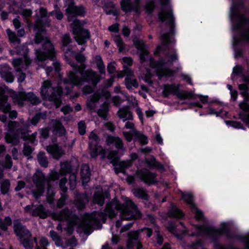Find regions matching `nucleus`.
<instances>
[{"mask_svg": "<svg viewBox=\"0 0 249 249\" xmlns=\"http://www.w3.org/2000/svg\"><path fill=\"white\" fill-rule=\"evenodd\" d=\"M206 235L211 239L214 249H239L233 245L224 246L219 241V238L223 235H226L229 239H236L245 244V249H249V238L241 234L231 233L229 227L226 223L221 224V227L217 229L213 226L206 227L205 231Z\"/></svg>", "mask_w": 249, "mask_h": 249, "instance_id": "nucleus-1", "label": "nucleus"}, {"mask_svg": "<svg viewBox=\"0 0 249 249\" xmlns=\"http://www.w3.org/2000/svg\"><path fill=\"white\" fill-rule=\"evenodd\" d=\"M169 1L170 0H160L161 7L160 11L158 14L159 21L163 23L167 20L166 24L169 27V31L163 34L161 36L162 44L166 48H168L171 43L170 36L174 35L175 34V18L173 10L171 8H165V6L168 5Z\"/></svg>", "mask_w": 249, "mask_h": 249, "instance_id": "nucleus-2", "label": "nucleus"}, {"mask_svg": "<svg viewBox=\"0 0 249 249\" xmlns=\"http://www.w3.org/2000/svg\"><path fill=\"white\" fill-rule=\"evenodd\" d=\"M43 41L42 45V50L40 49L35 50L36 59L40 61H45L47 59L54 61L56 57L54 45L49 38L44 39L41 33H36L34 37L35 43L39 44Z\"/></svg>", "mask_w": 249, "mask_h": 249, "instance_id": "nucleus-3", "label": "nucleus"}, {"mask_svg": "<svg viewBox=\"0 0 249 249\" xmlns=\"http://www.w3.org/2000/svg\"><path fill=\"white\" fill-rule=\"evenodd\" d=\"M77 71L70 72L68 78L64 80V83L78 86L81 85L82 81H84L87 83L91 82L93 86H96L101 79V76L90 69L87 70H79V73L80 74L81 78L76 76L75 75Z\"/></svg>", "mask_w": 249, "mask_h": 249, "instance_id": "nucleus-4", "label": "nucleus"}, {"mask_svg": "<svg viewBox=\"0 0 249 249\" xmlns=\"http://www.w3.org/2000/svg\"><path fill=\"white\" fill-rule=\"evenodd\" d=\"M40 95L44 101L53 102L57 107L62 104L63 91L61 87H53L50 80L43 82L40 90Z\"/></svg>", "mask_w": 249, "mask_h": 249, "instance_id": "nucleus-5", "label": "nucleus"}, {"mask_svg": "<svg viewBox=\"0 0 249 249\" xmlns=\"http://www.w3.org/2000/svg\"><path fill=\"white\" fill-rule=\"evenodd\" d=\"M13 229L16 235L19 237L20 244L25 249H32L34 243L37 245V238H33L31 231L23 225L19 219L14 220Z\"/></svg>", "mask_w": 249, "mask_h": 249, "instance_id": "nucleus-6", "label": "nucleus"}, {"mask_svg": "<svg viewBox=\"0 0 249 249\" xmlns=\"http://www.w3.org/2000/svg\"><path fill=\"white\" fill-rule=\"evenodd\" d=\"M142 214L137 205L131 199H126L120 212L121 219L115 223L117 228L121 227L123 220H133L136 221L142 218Z\"/></svg>", "mask_w": 249, "mask_h": 249, "instance_id": "nucleus-7", "label": "nucleus"}, {"mask_svg": "<svg viewBox=\"0 0 249 249\" xmlns=\"http://www.w3.org/2000/svg\"><path fill=\"white\" fill-rule=\"evenodd\" d=\"M180 85L175 83L165 84L163 85L162 95L164 98H168L171 94L176 95L180 100L193 99L195 100L196 95L193 92L180 90Z\"/></svg>", "mask_w": 249, "mask_h": 249, "instance_id": "nucleus-8", "label": "nucleus"}, {"mask_svg": "<svg viewBox=\"0 0 249 249\" xmlns=\"http://www.w3.org/2000/svg\"><path fill=\"white\" fill-rule=\"evenodd\" d=\"M72 34L74 39L79 45H85L90 38L89 31L84 27L83 24L78 19H75L71 24Z\"/></svg>", "mask_w": 249, "mask_h": 249, "instance_id": "nucleus-9", "label": "nucleus"}, {"mask_svg": "<svg viewBox=\"0 0 249 249\" xmlns=\"http://www.w3.org/2000/svg\"><path fill=\"white\" fill-rule=\"evenodd\" d=\"M245 7L244 1L238 0L237 1H233L231 8L230 17L233 21L232 29L235 31H240L242 28L240 20H242V16H244L240 14L239 10Z\"/></svg>", "mask_w": 249, "mask_h": 249, "instance_id": "nucleus-10", "label": "nucleus"}, {"mask_svg": "<svg viewBox=\"0 0 249 249\" xmlns=\"http://www.w3.org/2000/svg\"><path fill=\"white\" fill-rule=\"evenodd\" d=\"M88 143L89 153L91 159H95L103 151V148L100 144V138L98 135L91 132L89 136Z\"/></svg>", "mask_w": 249, "mask_h": 249, "instance_id": "nucleus-11", "label": "nucleus"}, {"mask_svg": "<svg viewBox=\"0 0 249 249\" xmlns=\"http://www.w3.org/2000/svg\"><path fill=\"white\" fill-rule=\"evenodd\" d=\"M141 0H121L120 6L121 9L125 13L134 12L137 14H140V5Z\"/></svg>", "mask_w": 249, "mask_h": 249, "instance_id": "nucleus-12", "label": "nucleus"}, {"mask_svg": "<svg viewBox=\"0 0 249 249\" xmlns=\"http://www.w3.org/2000/svg\"><path fill=\"white\" fill-rule=\"evenodd\" d=\"M138 178L145 184L150 186L156 183V174L146 168H142L136 172Z\"/></svg>", "mask_w": 249, "mask_h": 249, "instance_id": "nucleus-13", "label": "nucleus"}, {"mask_svg": "<svg viewBox=\"0 0 249 249\" xmlns=\"http://www.w3.org/2000/svg\"><path fill=\"white\" fill-rule=\"evenodd\" d=\"M66 14L67 16V19L69 22L73 21L77 19L78 17H84L86 14L87 11L85 7L83 5H73L69 11L65 10Z\"/></svg>", "mask_w": 249, "mask_h": 249, "instance_id": "nucleus-14", "label": "nucleus"}, {"mask_svg": "<svg viewBox=\"0 0 249 249\" xmlns=\"http://www.w3.org/2000/svg\"><path fill=\"white\" fill-rule=\"evenodd\" d=\"M47 180L44 173L39 169L36 171L33 177V182L36 187L45 188L46 182Z\"/></svg>", "mask_w": 249, "mask_h": 249, "instance_id": "nucleus-15", "label": "nucleus"}, {"mask_svg": "<svg viewBox=\"0 0 249 249\" xmlns=\"http://www.w3.org/2000/svg\"><path fill=\"white\" fill-rule=\"evenodd\" d=\"M27 130L22 127H19L18 123L16 121L11 122L8 124V131L10 133L17 135L20 139L25 135Z\"/></svg>", "mask_w": 249, "mask_h": 249, "instance_id": "nucleus-16", "label": "nucleus"}, {"mask_svg": "<svg viewBox=\"0 0 249 249\" xmlns=\"http://www.w3.org/2000/svg\"><path fill=\"white\" fill-rule=\"evenodd\" d=\"M106 142L107 145L110 146L114 144L118 151L120 150L124 151V144L122 140L119 137L113 136L110 135H108L106 138Z\"/></svg>", "mask_w": 249, "mask_h": 249, "instance_id": "nucleus-17", "label": "nucleus"}, {"mask_svg": "<svg viewBox=\"0 0 249 249\" xmlns=\"http://www.w3.org/2000/svg\"><path fill=\"white\" fill-rule=\"evenodd\" d=\"M80 176L82 183H88L90 179L91 171L88 163H83L81 166Z\"/></svg>", "mask_w": 249, "mask_h": 249, "instance_id": "nucleus-18", "label": "nucleus"}, {"mask_svg": "<svg viewBox=\"0 0 249 249\" xmlns=\"http://www.w3.org/2000/svg\"><path fill=\"white\" fill-rule=\"evenodd\" d=\"M95 213H92L91 216V220L93 223L98 227L101 228L102 224L101 220L102 221L103 223H105L107 220V214L106 213L100 212L96 213V212H94Z\"/></svg>", "mask_w": 249, "mask_h": 249, "instance_id": "nucleus-19", "label": "nucleus"}, {"mask_svg": "<svg viewBox=\"0 0 249 249\" xmlns=\"http://www.w3.org/2000/svg\"><path fill=\"white\" fill-rule=\"evenodd\" d=\"M168 215L170 218H181L184 217L183 211L174 203L171 204V207L168 211Z\"/></svg>", "mask_w": 249, "mask_h": 249, "instance_id": "nucleus-20", "label": "nucleus"}, {"mask_svg": "<svg viewBox=\"0 0 249 249\" xmlns=\"http://www.w3.org/2000/svg\"><path fill=\"white\" fill-rule=\"evenodd\" d=\"M103 8L107 15L117 16L119 14L118 10L115 8V4L112 1H105Z\"/></svg>", "mask_w": 249, "mask_h": 249, "instance_id": "nucleus-21", "label": "nucleus"}, {"mask_svg": "<svg viewBox=\"0 0 249 249\" xmlns=\"http://www.w3.org/2000/svg\"><path fill=\"white\" fill-rule=\"evenodd\" d=\"M117 115L124 122L126 120H132L133 119L132 113L130 111L128 107L119 109L117 112Z\"/></svg>", "mask_w": 249, "mask_h": 249, "instance_id": "nucleus-22", "label": "nucleus"}, {"mask_svg": "<svg viewBox=\"0 0 249 249\" xmlns=\"http://www.w3.org/2000/svg\"><path fill=\"white\" fill-rule=\"evenodd\" d=\"M46 151L54 159H59L61 156V149L57 144L47 146Z\"/></svg>", "mask_w": 249, "mask_h": 249, "instance_id": "nucleus-23", "label": "nucleus"}, {"mask_svg": "<svg viewBox=\"0 0 249 249\" xmlns=\"http://www.w3.org/2000/svg\"><path fill=\"white\" fill-rule=\"evenodd\" d=\"M31 214L33 216H39L41 219H45L48 216L44 207L41 204L33 209Z\"/></svg>", "mask_w": 249, "mask_h": 249, "instance_id": "nucleus-24", "label": "nucleus"}, {"mask_svg": "<svg viewBox=\"0 0 249 249\" xmlns=\"http://www.w3.org/2000/svg\"><path fill=\"white\" fill-rule=\"evenodd\" d=\"M213 105H208V106L204 108L203 110L199 112V115L200 116L208 115H215L216 117L220 116L222 112V110H220L219 111H216L212 106Z\"/></svg>", "mask_w": 249, "mask_h": 249, "instance_id": "nucleus-25", "label": "nucleus"}, {"mask_svg": "<svg viewBox=\"0 0 249 249\" xmlns=\"http://www.w3.org/2000/svg\"><path fill=\"white\" fill-rule=\"evenodd\" d=\"M196 98H198L200 102L203 104L213 105L221 104V102L217 99H211L209 98L208 95H203L201 94H196ZM196 98L195 99H196Z\"/></svg>", "mask_w": 249, "mask_h": 249, "instance_id": "nucleus-26", "label": "nucleus"}, {"mask_svg": "<svg viewBox=\"0 0 249 249\" xmlns=\"http://www.w3.org/2000/svg\"><path fill=\"white\" fill-rule=\"evenodd\" d=\"M181 199L190 206L191 209H196V206L194 202L193 195L189 193H183L181 195Z\"/></svg>", "mask_w": 249, "mask_h": 249, "instance_id": "nucleus-27", "label": "nucleus"}, {"mask_svg": "<svg viewBox=\"0 0 249 249\" xmlns=\"http://www.w3.org/2000/svg\"><path fill=\"white\" fill-rule=\"evenodd\" d=\"M132 192L135 197L145 200H148V195L146 190L143 188H134Z\"/></svg>", "mask_w": 249, "mask_h": 249, "instance_id": "nucleus-28", "label": "nucleus"}, {"mask_svg": "<svg viewBox=\"0 0 249 249\" xmlns=\"http://www.w3.org/2000/svg\"><path fill=\"white\" fill-rule=\"evenodd\" d=\"M16 53L17 54L21 55L24 58L28 57L29 53V48L26 44L18 45L16 48Z\"/></svg>", "mask_w": 249, "mask_h": 249, "instance_id": "nucleus-29", "label": "nucleus"}, {"mask_svg": "<svg viewBox=\"0 0 249 249\" xmlns=\"http://www.w3.org/2000/svg\"><path fill=\"white\" fill-rule=\"evenodd\" d=\"M53 132L54 134L62 136L65 133L66 129L62 123L58 121L53 125Z\"/></svg>", "mask_w": 249, "mask_h": 249, "instance_id": "nucleus-30", "label": "nucleus"}, {"mask_svg": "<svg viewBox=\"0 0 249 249\" xmlns=\"http://www.w3.org/2000/svg\"><path fill=\"white\" fill-rule=\"evenodd\" d=\"M124 82L126 88L128 90L131 89L133 87L137 89L139 87L138 80L136 78L132 79L131 77H125Z\"/></svg>", "mask_w": 249, "mask_h": 249, "instance_id": "nucleus-31", "label": "nucleus"}, {"mask_svg": "<svg viewBox=\"0 0 249 249\" xmlns=\"http://www.w3.org/2000/svg\"><path fill=\"white\" fill-rule=\"evenodd\" d=\"M13 133H7L5 136V141L7 143H11L13 145H17L19 143L20 139Z\"/></svg>", "mask_w": 249, "mask_h": 249, "instance_id": "nucleus-32", "label": "nucleus"}, {"mask_svg": "<svg viewBox=\"0 0 249 249\" xmlns=\"http://www.w3.org/2000/svg\"><path fill=\"white\" fill-rule=\"evenodd\" d=\"M156 7V1L155 0H146L144 6V10L148 15H152Z\"/></svg>", "mask_w": 249, "mask_h": 249, "instance_id": "nucleus-33", "label": "nucleus"}, {"mask_svg": "<svg viewBox=\"0 0 249 249\" xmlns=\"http://www.w3.org/2000/svg\"><path fill=\"white\" fill-rule=\"evenodd\" d=\"M146 163L149 167H154L161 171L165 170L163 165L158 161L154 156H152L149 160H147Z\"/></svg>", "mask_w": 249, "mask_h": 249, "instance_id": "nucleus-34", "label": "nucleus"}, {"mask_svg": "<svg viewBox=\"0 0 249 249\" xmlns=\"http://www.w3.org/2000/svg\"><path fill=\"white\" fill-rule=\"evenodd\" d=\"M12 224V220L9 216H5L3 220L0 217V229L2 231H7L8 227L10 226Z\"/></svg>", "mask_w": 249, "mask_h": 249, "instance_id": "nucleus-35", "label": "nucleus"}, {"mask_svg": "<svg viewBox=\"0 0 249 249\" xmlns=\"http://www.w3.org/2000/svg\"><path fill=\"white\" fill-rule=\"evenodd\" d=\"M25 94L26 101L30 102L32 104L37 105L40 103V99L33 92H25Z\"/></svg>", "mask_w": 249, "mask_h": 249, "instance_id": "nucleus-36", "label": "nucleus"}, {"mask_svg": "<svg viewBox=\"0 0 249 249\" xmlns=\"http://www.w3.org/2000/svg\"><path fill=\"white\" fill-rule=\"evenodd\" d=\"M115 209H118L117 205L114 206L113 203H108L106 204L105 211L108 213V216L110 218H112L116 216Z\"/></svg>", "mask_w": 249, "mask_h": 249, "instance_id": "nucleus-37", "label": "nucleus"}, {"mask_svg": "<svg viewBox=\"0 0 249 249\" xmlns=\"http://www.w3.org/2000/svg\"><path fill=\"white\" fill-rule=\"evenodd\" d=\"M113 40L118 48V50L120 53L125 51V44L120 35H115L113 37Z\"/></svg>", "mask_w": 249, "mask_h": 249, "instance_id": "nucleus-38", "label": "nucleus"}, {"mask_svg": "<svg viewBox=\"0 0 249 249\" xmlns=\"http://www.w3.org/2000/svg\"><path fill=\"white\" fill-rule=\"evenodd\" d=\"M95 61L97 68L101 74H105V65L100 55H97L95 57Z\"/></svg>", "mask_w": 249, "mask_h": 249, "instance_id": "nucleus-39", "label": "nucleus"}, {"mask_svg": "<svg viewBox=\"0 0 249 249\" xmlns=\"http://www.w3.org/2000/svg\"><path fill=\"white\" fill-rule=\"evenodd\" d=\"M37 159L38 163L41 167L46 168L48 166V161L45 152L43 151L39 152L37 155Z\"/></svg>", "mask_w": 249, "mask_h": 249, "instance_id": "nucleus-40", "label": "nucleus"}, {"mask_svg": "<svg viewBox=\"0 0 249 249\" xmlns=\"http://www.w3.org/2000/svg\"><path fill=\"white\" fill-rule=\"evenodd\" d=\"M25 93V91H20L14 97L15 102L20 107H23L25 101H26Z\"/></svg>", "mask_w": 249, "mask_h": 249, "instance_id": "nucleus-41", "label": "nucleus"}, {"mask_svg": "<svg viewBox=\"0 0 249 249\" xmlns=\"http://www.w3.org/2000/svg\"><path fill=\"white\" fill-rule=\"evenodd\" d=\"M10 109V104L6 98H0V111L7 114Z\"/></svg>", "mask_w": 249, "mask_h": 249, "instance_id": "nucleus-42", "label": "nucleus"}, {"mask_svg": "<svg viewBox=\"0 0 249 249\" xmlns=\"http://www.w3.org/2000/svg\"><path fill=\"white\" fill-rule=\"evenodd\" d=\"M79 230H81L84 233L89 235L93 231V229L90 223H82L78 226Z\"/></svg>", "mask_w": 249, "mask_h": 249, "instance_id": "nucleus-43", "label": "nucleus"}, {"mask_svg": "<svg viewBox=\"0 0 249 249\" xmlns=\"http://www.w3.org/2000/svg\"><path fill=\"white\" fill-rule=\"evenodd\" d=\"M134 135L136 139L142 145H146L148 143L147 136L142 134L141 132L136 131Z\"/></svg>", "mask_w": 249, "mask_h": 249, "instance_id": "nucleus-44", "label": "nucleus"}, {"mask_svg": "<svg viewBox=\"0 0 249 249\" xmlns=\"http://www.w3.org/2000/svg\"><path fill=\"white\" fill-rule=\"evenodd\" d=\"M10 182L8 179H4L1 183L0 190L2 195H6L10 189Z\"/></svg>", "mask_w": 249, "mask_h": 249, "instance_id": "nucleus-45", "label": "nucleus"}, {"mask_svg": "<svg viewBox=\"0 0 249 249\" xmlns=\"http://www.w3.org/2000/svg\"><path fill=\"white\" fill-rule=\"evenodd\" d=\"M6 32L8 35L9 39L11 43H17L20 44V39L17 36L15 32L11 31L10 29L6 30Z\"/></svg>", "mask_w": 249, "mask_h": 249, "instance_id": "nucleus-46", "label": "nucleus"}, {"mask_svg": "<svg viewBox=\"0 0 249 249\" xmlns=\"http://www.w3.org/2000/svg\"><path fill=\"white\" fill-rule=\"evenodd\" d=\"M164 54L165 57L167 58V60L166 61L167 65H172L174 62H176L178 59V55L176 53H166Z\"/></svg>", "mask_w": 249, "mask_h": 249, "instance_id": "nucleus-47", "label": "nucleus"}, {"mask_svg": "<svg viewBox=\"0 0 249 249\" xmlns=\"http://www.w3.org/2000/svg\"><path fill=\"white\" fill-rule=\"evenodd\" d=\"M225 122L227 125H229L234 128L241 129L243 130L246 129V128L243 126V124L240 122L228 120L226 121Z\"/></svg>", "mask_w": 249, "mask_h": 249, "instance_id": "nucleus-48", "label": "nucleus"}, {"mask_svg": "<svg viewBox=\"0 0 249 249\" xmlns=\"http://www.w3.org/2000/svg\"><path fill=\"white\" fill-rule=\"evenodd\" d=\"M139 234L136 231H133L128 234V239L136 242H138V249H141L142 247V244L138 241Z\"/></svg>", "mask_w": 249, "mask_h": 249, "instance_id": "nucleus-49", "label": "nucleus"}, {"mask_svg": "<svg viewBox=\"0 0 249 249\" xmlns=\"http://www.w3.org/2000/svg\"><path fill=\"white\" fill-rule=\"evenodd\" d=\"M2 78L8 83H12L14 80V76L9 71H4L1 73Z\"/></svg>", "mask_w": 249, "mask_h": 249, "instance_id": "nucleus-50", "label": "nucleus"}, {"mask_svg": "<svg viewBox=\"0 0 249 249\" xmlns=\"http://www.w3.org/2000/svg\"><path fill=\"white\" fill-rule=\"evenodd\" d=\"M195 212V219L197 221H204L205 217L203 212L199 210L197 207L196 209H191Z\"/></svg>", "mask_w": 249, "mask_h": 249, "instance_id": "nucleus-51", "label": "nucleus"}, {"mask_svg": "<svg viewBox=\"0 0 249 249\" xmlns=\"http://www.w3.org/2000/svg\"><path fill=\"white\" fill-rule=\"evenodd\" d=\"M13 162L10 155L7 154L5 156L3 167L5 169H11L13 166Z\"/></svg>", "mask_w": 249, "mask_h": 249, "instance_id": "nucleus-52", "label": "nucleus"}, {"mask_svg": "<svg viewBox=\"0 0 249 249\" xmlns=\"http://www.w3.org/2000/svg\"><path fill=\"white\" fill-rule=\"evenodd\" d=\"M62 47H66L71 42V38L69 33L65 34L62 37Z\"/></svg>", "mask_w": 249, "mask_h": 249, "instance_id": "nucleus-53", "label": "nucleus"}, {"mask_svg": "<svg viewBox=\"0 0 249 249\" xmlns=\"http://www.w3.org/2000/svg\"><path fill=\"white\" fill-rule=\"evenodd\" d=\"M61 168L66 173H71L72 172L71 164L68 161L61 164Z\"/></svg>", "mask_w": 249, "mask_h": 249, "instance_id": "nucleus-54", "label": "nucleus"}, {"mask_svg": "<svg viewBox=\"0 0 249 249\" xmlns=\"http://www.w3.org/2000/svg\"><path fill=\"white\" fill-rule=\"evenodd\" d=\"M133 42L135 47L138 51L143 49L145 47V44L142 40L136 38L133 39Z\"/></svg>", "mask_w": 249, "mask_h": 249, "instance_id": "nucleus-55", "label": "nucleus"}, {"mask_svg": "<svg viewBox=\"0 0 249 249\" xmlns=\"http://www.w3.org/2000/svg\"><path fill=\"white\" fill-rule=\"evenodd\" d=\"M102 109H99L98 110V114L99 116L102 117L104 115H106L108 111V104L107 102H104L102 105Z\"/></svg>", "mask_w": 249, "mask_h": 249, "instance_id": "nucleus-56", "label": "nucleus"}, {"mask_svg": "<svg viewBox=\"0 0 249 249\" xmlns=\"http://www.w3.org/2000/svg\"><path fill=\"white\" fill-rule=\"evenodd\" d=\"M161 45H162V44H161ZM166 50H169V46H168V48H166V47H165L163 45L161 46V45H158L156 47V48L154 52V54L155 56H160L161 52H163L164 53H165Z\"/></svg>", "mask_w": 249, "mask_h": 249, "instance_id": "nucleus-57", "label": "nucleus"}, {"mask_svg": "<svg viewBox=\"0 0 249 249\" xmlns=\"http://www.w3.org/2000/svg\"><path fill=\"white\" fill-rule=\"evenodd\" d=\"M67 181V178L65 177L62 178L59 181V187L63 193H66L67 192L68 188L66 186Z\"/></svg>", "mask_w": 249, "mask_h": 249, "instance_id": "nucleus-58", "label": "nucleus"}, {"mask_svg": "<svg viewBox=\"0 0 249 249\" xmlns=\"http://www.w3.org/2000/svg\"><path fill=\"white\" fill-rule=\"evenodd\" d=\"M34 148H33L30 145L24 143L23 149V154L25 157H29L32 154Z\"/></svg>", "mask_w": 249, "mask_h": 249, "instance_id": "nucleus-59", "label": "nucleus"}, {"mask_svg": "<svg viewBox=\"0 0 249 249\" xmlns=\"http://www.w3.org/2000/svg\"><path fill=\"white\" fill-rule=\"evenodd\" d=\"M119 163V167H120L122 169V170H123L124 172L126 169L131 166L132 162L130 160H122Z\"/></svg>", "mask_w": 249, "mask_h": 249, "instance_id": "nucleus-60", "label": "nucleus"}, {"mask_svg": "<svg viewBox=\"0 0 249 249\" xmlns=\"http://www.w3.org/2000/svg\"><path fill=\"white\" fill-rule=\"evenodd\" d=\"M157 62L156 69L160 71L163 70L165 69L166 65H167V62H166V60L161 57L160 58Z\"/></svg>", "mask_w": 249, "mask_h": 249, "instance_id": "nucleus-61", "label": "nucleus"}, {"mask_svg": "<svg viewBox=\"0 0 249 249\" xmlns=\"http://www.w3.org/2000/svg\"><path fill=\"white\" fill-rule=\"evenodd\" d=\"M139 57L141 62H144L147 61V60L146 57L149 54V52L145 48L139 50Z\"/></svg>", "mask_w": 249, "mask_h": 249, "instance_id": "nucleus-62", "label": "nucleus"}, {"mask_svg": "<svg viewBox=\"0 0 249 249\" xmlns=\"http://www.w3.org/2000/svg\"><path fill=\"white\" fill-rule=\"evenodd\" d=\"M174 71L170 69H166V70L164 71H162L161 73H158V76L159 78H161L162 77H172L174 75Z\"/></svg>", "mask_w": 249, "mask_h": 249, "instance_id": "nucleus-63", "label": "nucleus"}, {"mask_svg": "<svg viewBox=\"0 0 249 249\" xmlns=\"http://www.w3.org/2000/svg\"><path fill=\"white\" fill-rule=\"evenodd\" d=\"M78 132L80 135H84L86 133V125L83 121H81L78 123Z\"/></svg>", "mask_w": 249, "mask_h": 249, "instance_id": "nucleus-64", "label": "nucleus"}]
</instances>
